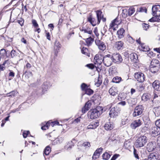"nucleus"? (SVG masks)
Instances as JSON below:
<instances>
[{
    "label": "nucleus",
    "instance_id": "72a5a7b5",
    "mask_svg": "<svg viewBox=\"0 0 160 160\" xmlns=\"http://www.w3.org/2000/svg\"><path fill=\"white\" fill-rule=\"evenodd\" d=\"M122 80V78L116 76L113 78L112 82L115 83H119Z\"/></svg>",
    "mask_w": 160,
    "mask_h": 160
},
{
    "label": "nucleus",
    "instance_id": "39448f33",
    "mask_svg": "<svg viewBox=\"0 0 160 160\" xmlns=\"http://www.w3.org/2000/svg\"><path fill=\"white\" fill-rule=\"evenodd\" d=\"M143 110V107L142 105H139L136 106L134 109L132 113L133 117H137L141 115L142 113Z\"/></svg>",
    "mask_w": 160,
    "mask_h": 160
},
{
    "label": "nucleus",
    "instance_id": "7ed1b4c3",
    "mask_svg": "<svg viewBox=\"0 0 160 160\" xmlns=\"http://www.w3.org/2000/svg\"><path fill=\"white\" fill-rule=\"evenodd\" d=\"M80 29L82 34L84 37L87 38L88 37L93 36L92 29L89 27H83L82 28H80Z\"/></svg>",
    "mask_w": 160,
    "mask_h": 160
},
{
    "label": "nucleus",
    "instance_id": "c85d7f7f",
    "mask_svg": "<svg viewBox=\"0 0 160 160\" xmlns=\"http://www.w3.org/2000/svg\"><path fill=\"white\" fill-rule=\"evenodd\" d=\"M140 48L141 50L144 52L148 51L149 48L148 47L145 45L144 43H142L140 45Z\"/></svg>",
    "mask_w": 160,
    "mask_h": 160
},
{
    "label": "nucleus",
    "instance_id": "4d7b16f0",
    "mask_svg": "<svg viewBox=\"0 0 160 160\" xmlns=\"http://www.w3.org/2000/svg\"><path fill=\"white\" fill-rule=\"evenodd\" d=\"M29 133V132L28 131H24L23 132V136L24 138H26L27 135Z\"/></svg>",
    "mask_w": 160,
    "mask_h": 160
},
{
    "label": "nucleus",
    "instance_id": "de8ad7c7",
    "mask_svg": "<svg viewBox=\"0 0 160 160\" xmlns=\"http://www.w3.org/2000/svg\"><path fill=\"white\" fill-rule=\"evenodd\" d=\"M137 12H145V13H146L147 12V9L144 7H141L138 9Z\"/></svg>",
    "mask_w": 160,
    "mask_h": 160
},
{
    "label": "nucleus",
    "instance_id": "9b49d317",
    "mask_svg": "<svg viewBox=\"0 0 160 160\" xmlns=\"http://www.w3.org/2000/svg\"><path fill=\"white\" fill-rule=\"evenodd\" d=\"M120 22L118 20L117 18H116L110 24L109 26L110 29H112L113 31L116 30V28H118V25L120 24Z\"/></svg>",
    "mask_w": 160,
    "mask_h": 160
},
{
    "label": "nucleus",
    "instance_id": "4be33fe9",
    "mask_svg": "<svg viewBox=\"0 0 160 160\" xmlns=\"http://www.w3.org/2000/svg\"><path fill=\"white\" fill-rule=\"evenodd\" d=\"M118 91L116 88L115 87H111L109 90V92L112 96H115L118 94Z\"/></svg>",
    "mask_w": 160,
    "mask_h": 160
},
{
    "label": "nucleus",
    "instance_id": "ea45409f",
    "mask_svg": "<svg viewBox=\"0 0 160 160\" xmlns=\"http://www.w3.org/2000/svg\"><path fill=\"white\" fill-rule=\"evenodd\" d=\"M24 74L26 78H28L31 77L33 76V74L32 72L30 71H26L24 72Z\"/></svg>",
    "mask_w": 160,
    "mask_h": 160
},
{
    "label": "nucleus",
    "instance_id": "7c9ffc66",
    "mask_svg": "<svg viewBox=\"0 0 160 160\" xmlns=\"http://www.w3.org/2000/svg\"><path fill=\"white\" fill-rule=\"evenodd\" d=\"M78 145H82L81 146H84L86 148L89 147L90 146V143L88 142H83L82 141L79 142L78 143Z\"/></svg>",
    "mask_w": 160,
    "mask_h": 160
},
{
    "label": "nucleus",
    "instance_id": "20e7f679",
    "mask_svg": "<svg viewBox=\"0 0 160 160\" xmlns=\"http://www.w3.org/2000/svg\"><path fill=\"white\" fill-rule=\"evenodd\" d=\"M147 142L146 136H141L136 140L135 144L137 147H141L144 146Z\"/></svg>",
    "mask_w": 160,
    "mask_h": 160
},
{
    "label": "nucleus",
    "instance_id": "6ab92c4d",
    "mask_svg": "<svg viewBox=\"0 0 160 160\" xmlns=\"http://www.w3.org/2000/svg\"><path fill=\"white\" fill-rule=\"evenodd\" d=\"M130 58L133 63L137 62L138 61V56L137 54L135 53H132L129 55Z\"/></svg>",
    "mask_w": 160,
    "mask_h": 160
},
{
    "label": "nucleus",
    "instance_id": "bf43d9fd",
    "mask_svg": "<svg viewBox=\"0 0 160 160\" xmlns=\"http://www.w3.org/2000/svg\"><path fill=\"white\" fill-rule=\"evenodd\" d=\"M32 23L35 27H38V24L36 20H32Z\"/></svg>",
    "mask_w": 160,
    "mask_h": 160
},
{
    "label": "nucleus",
    "instance_id": "2f4dec72",
    "mask_svg": "<svg viewBox=\"0 0 160 160\" xmlns=\"http://www.w3.org/2000/svg\"><path fill=\"white\" fill-rule=\"evenodd\" d=\"M147 160H160V159H157V157L155 153H151L148 156V158H146Z\"/></svg>",
    "mask_w": 160,
    "mask_h": 160
},
{
    "label": "nucleus",
    "instance_id": "774afa93",
    "mask_svg": "<svg viewBox=\"0 0 160 160\" xmlns=\"http://www.w3.org/2000/svg\"><path fill=\"white\" fill-rule=\"evenodd\" d=\"M119 156V154H115L111 159V160H115Z\"/></svg>",
    "mask_w": 160,
    "mask_h": 160
},
{
    "label": "nucleus",
    "instance_id": "e433bc0d",
    "mask_svg": "<svg viewBox=\"0 0 160 160\" xmlns=\"http://www.w3.org/2000/svg\"><path fill=\"white\" fill-rule=\"evenodd\" d=\"M54 48L57 51L59 50V48L61 47V45L60 43V42L58 40H56L54 43Z\"/></svg>",
    "mask_w": 160,
    "mask_h": 160
},
{
    "label": "nucleus",
    "instance_id": "052dcab7",
    "mask_svg": "<svg viewBox=\"0 0 160 160\" xmlns=\"http://www.w3.org/2000/svg\"><path fill=\"white\" fill-rule=\"evenodd\" d=\"M155 125L160 128V119L157 120L155 122Z\"/></svg>",
    "mask_w": 160,
    "mask_h": 160
},
{
    "label": "nucleus",
    "instance_id": "f03ea898",
    "mask_svg": "<svg viewBox=\"0 0 160 160\" xmlns=\"http://www.w3.org/2000/svg\"><path fill=\"white\" fill-rule=\"evenodd\" d=\"M97 18V20L93 18L89 17L88 18V20L90 22L92 26H95L97 24H99L101 19V14L102 12L100 10H98L96 11Z\"/></svg>",
    "mask_w": 160,
    "mask_h": 160
},
{
    "label": "nucleus",
    "instance_id": "9d476101",
    "mask_svg": "<svg viewBox=\"0 0 160 160\" xmlns=\"http://www.w3.org/2000/svg\"><path fill=\"white\" fill-rule=\"evenodd\" d=\"M103 57L101 55L96 54L94 58V64L96 65H97V67H98L103 62Z\"/></svg>",
    "mask_w": 160,
    "mask_h": 160
},
{
    "label": "nucleus",
    "instance_id": "680f3d73",
    "mask_svg": "<svg viewBox=\"0 0 160 160\" xmlns=\"http://www.w3.org/2000/svg\"><path fill=\"white\" fill-rule=\"evenodd\" d=\"M133 154H134L135 157L136 158H137V159L139 158V157L138 155V154L137 153L136 150L134 148V149Z\"/></svg>",
    "mask_w": 160,
    "mask_h": 160
},
{
    "label": "nucleus",
    "instance_id": "5701e85b",
    "mask_svg": "<svg viewBox=\"0 0 160 160\" xmlns=\"http://www.w3.org/2000/svg\"><path fill=\"white\" fill-rule=\"evenodd\" d=\"M157 66H160L158 60L156 59H152L151 62L150 67H155Z\"/></svg>",
    "mask_w": 160,
    "mask_h": 160
},
{
    "label": "nucleus",
    "instance_id": "bb28decb",
    "mask_svg": "<svg viewBox=\"0 0 160 160\" xmlns=\"http://www.w3.org/2000/svg\"><path fill=\"white\" fill-rule=\"evenodd\" d=\"M153 110L156 117H158L160 116V106L155 107Z\"/></svg>",
    "mask_w": 160,
    "mask_h": 160
},
{
    "label": "nucleus",
    "instance_id": "412c9836",
    "mask_svg": "<svg viewBox=\"0 0 160 160\" xmlns=\"http://www.w3.org/2000/svg\"><path fill=\"white\" fill-rule=\"evenodd\" d=\"M124 43L121 41L117 42L115 44V47L118 50L122 49Z\"/></svg>",
    "mask_w": 160,
    "mask_h": 160
},
{
    "label": "nucleus",
    "instance_id": "13d9d810",
    "mask_svg": "<svg viewBox=\"0 0 160 160\" xmlns=\"http://www.w3.org/2000/svg\"><path fill=\"white\" fill-rule=\"evenodd\" d=\"M86 66L88 68L92 69L94 68V66L92 64H87Z\"/></svg>",
    "mask_w": 160,
    "mask_h": 160
},
{
    "label": "nucleus",
    "instance_id": "37998d69",
    "mask_svg": "<svg viewBox=\"0 0 160 160\" xmlns=\"http://www.w3.org/2000/svg\"><path fill=\"white\" fill-rule=\"evenodd\" d=\"M110 154L106 152L102 155V158L104 159L107 160L110 158Z\"/></svg>",
    "mask_w": 160,
    "mask_h": 160
},
{
    "label": "nucleus",
    "instance_id": "603ef678",
    "mask_svg": "<svg viewBox=\"0 0 160 160\" xmlns=\"http://www.w3.org/2000/svg\"><path fill=\"white\" fill-rule=\"evenodd\" d=\"M142 26L143 29L145 30H147L149 27L148 24L145 23H143L142 24Z\"/></svg>",
    "mask_w": 160,
    "mask_h": 160
},
{
    "label": "nucleus",
    "instance_id": "dca6fc26",
    "mask_svg": "<svg viewBox=\"0 0 160 160\" xmlns=\"http://www.w3.org/2000/svg\"><path fill=\"white\" fill-rule=\"evenodd\" d=\"M59 122L57 121L51 122L50 121L48 122L46 124L43 126H42L41 129L42 130H45L48 129L50 125H51L52 127H53L55 125H58Z\"/></svg>",
    "mask_w": 160,
    "mask_h": 160
},
{
    "label": "nucleus",
    "instance_id": "5fc2aeb1",
    "mask_svg": "<svg viewBox=\"0 0 160 160\" xmlns=\"http://www.w3.org/2000/svg\"><path fill=\"white\" fill-rule=\"evenodd\" d=\"M157 143L159 150H160V135L157 138Z\"/></svg>",
    "mask_w": 160,
    "mask_h": 160
},
{
    "label": "nucleus",
    "instance_id": "b1692460",
    "mask_svg": "<svg viewBox=\"0 0 160 160\" xmlns=\"http://www.w3.org/2000/svg\"><path fill=\"white\" fill-rule=\"evenodd\" d=\"M155 148L154 144L152 142H149L147 145V149L149 152L153 151Z\"/></svg>",
    "mask_w": 160,
    "mask_h": 160
},
{
    "label": "nucleus",
    "instance_id": "a878e982",
    "mask_svg": "<svg viewBox=\"0 0 160 160\" xmlns=\"http://www.w3.org/2000/svg\"><path fill=\"white\" fill-rule=\"evenodd\" d=\"M50 86V83L49 82H44L42 85V90L43 92L47 91L48 87Z\"/></svg>",
    "mask_w": 160,
    "mask_h": 160
},
{
    "label": "nucleus",
    "instance_id": "4c0bfd02",
    "mask_svg": "<svg viewBox=\"0 0 160 160\" xmlns=\"http://www.w3.org/2000/svg\"><path fill=\"white\" fill-rule=\"evenodd\" d=\"M128 104L131 106L135 104V102L134 101V99L133 98H130L127 100Z\"/></svg>",
    "mask_w": 160,
    "mask_h": 160
},
{
    "label": "nucleus",
    "instance_id": "393cba45",
    "mask_svg": "<svg viewBox=\"0 0 160 160\" xmlns=\"http://www.w3.org/2000/svg\"><path fill=\"white\" fill-rule=\"evenodd\" d=\"M125 32L123 28L119 29L117 32L118 37L121 39L124 37V33Z\"/></svg>",
    "mask_w": 160,
    "mask_h": 160
},
{
    "label": "nucleus",
    "instance_id": "cd10ccee",
    "mask_svg": "<svg viewBox=\"0 0 160 160\" xmlns=\"http://www.w3.org/2000/svg\"><path fill=\"white\" fill-rule=\"evenodd\" d=\"M105 129L107 130H111L113 128V126L111 122H109L106 123L104 125Z\"/></svg>",
    "mask_w": 160,
    "mask_h": 160
},
{
    "label": "nucleus",
    "instance_id": "3c124183",
    "mask_svg": "<svg viewBox=\"0 0 160 160\" xmlns=\"http://www.w3.org/2000/svg\"><path fill=\"white\" fill-rule=\"evenodd\" d=\"M129 122V120L127 118H125L122 119V123L123 125H125Z\"/></svg>",
    "mask_w": 160,
    "mask_h": 160
},
{
    "label": "nucleus",
    "instance_id": "a18cd8bd",
    "mask_svg": "<svg viewBox=\"0 0 160 160\" xmlns=\"http://www.w3.org/2000/svg\"><path fill=\"white\" fill-rule=\"evenodd\" d=\"M85 91L86 94L89 95L92 94L93 93V91L92 90L88 88Z\"/></svg>",
    "mask_w": 160,
    "mask_h": 160
},
{
    "label": "nucleus",
    "instance_id": "69168bd1",
    "mask_svg": "<svg viewBox=\"0 0 160 160\" xmlns=\"http://www.w3.org/2000/svg\"><path fill=\"white\" fill-rule=\"evenodd\" d=\"M81 118V117H79L75 119L73 121V122L74 123H78L80 121V119Z\"/></svg>",
    "mask_w": 160,
    "mask_h": 160
},
{
    "label": "nucleus",
    "instance_id": "a211bd4d",
    "mask_svg": "<svg viewBox=\"0 0 160 160\" xmlns=\"http://www.w3.org/2000/svg\"><path fill=\"white\" fill-rule=\"evenodd\" d=\"M103 149L102 148H100L97 149L94 152L92 156V158L96 159L99 158L100 153L102 152Z\"/></svg>",
    "mask_w": 160,
    "mask_h": 160
},
{
    "label": "nucleus",
    "instance_id": "f257e3e1",
    "mask_svg": "<svg viewBox=\"0 0 160 160\" xmlns=\"http://www.w3.org/2000/svg\"><path fill=\"white\" fill-rule=\"evenodd\" d=\"M103 109L98 107L95 109L89 111L88 115L91 119H94L98 118L102 112Z\"/></svg>",
    "mask_w": 160,
    "mask_h": 160
},
{
    "label": "nucleus",
    "instance_id": "6e6552de",
    "mask_svg": "<svg viewBox=\"0 0 160 160\" xmlns=\"http://www.w3.org/2000/svg\"><path fill=\"white\" fill-rule=\"evenodd\" d=\"M149 132L154 137L157 136L160 134V128L156 125L152 126L149 129Z\"/></svg>",
    "mask_w": 160,
    "mask_h": 160
},
{
    "label": "nucleus",
    "instance_id": "f704fd0d",
    "mask_svg": "<svg viewBox=\"0 0 160 160\" xmlns=\"http://www.w3.org/2000/svg\"><path fill=\"white\" fill-rule=\"evenodd\" d=\"M160 67L157 66L156 67H150V70L153 73H155L157 72L160 68Z\"/></svg>",
    "mask_w": 160,
    "mask_h": 160
},
{
    "label": "nucleus",
    "instance_id": "e2e57ef3",
    "mask_svg": "<svg viewBox=\"0 0 160 160\" xmlns=\"http://www.w3.org/2000/svg\"><path fill=\"white\" fill-rule=\"evenodd\" d=\"M88 110V109H87L84 106L82 109V113H84L86 112Z\"/></svg>",
    "mask_w": 160,
    "mask_h": 160
},
{
    "label": "nucleus",
    "instance_id": "0eeeda50",
    "mask_svg": "<svg viewBox=\"0 0 160 160\" xmlns=\"http://www.w3.org/2000/svg\"><path fill=\"white\" fill-rule=\"evenodd\" d=\"M112 61L117 64H119L122 61V59L121 55L119 53H114L112 55Z\"/></svg>",
    "mask_w": 160,
    "mask_h": 160
},
{
    "label": "nucleus",
    "instance_id": "c756f323",
    "mask_svg": "<svg viewBox=\"0 0 160 160\" xmlns=\"http://www.w3.org/2000/svg\"><path fill=\"white\" fill-rule=\"evenodd\" d=\"M151 98V95L147 93L144 94L142 96V100L144 102H146L148 100Z\"/></svg>",
    "mask_w": 160,
    "mask_h": 160
},
{
    "label": "nucleus",
    "instance_id": "c03bdc74",
    "mask_svg": "<svg viewBox=\"0 0 160 160\" xmlns=\"http://www.w3.org/2000/svg\"><path fill=\"white\" fill-rule=\"evenodd\" d=\"M7 54L6 50L4 49H2L0 50V56L2 58L4 57Z\"/></svg>",
    "mask_w": 160,
    "mask_h": 160
},
{
    "label": "nucleus",
    "instance_id": "aec40b11",
    "mask_svg": "<svg viewBox=\"0 0 160 160\" xmlns=\"http://www.w3.org/2000/svg\"><path fill=\"white\" fill-rule=\"evenodd\" d=\"M154 88L156 90L160 91V82L158 80H155L152 84Z\"/></svg>",
    "mask_w": 160,
    "mask_h": 160
},
{
    "label": "nucleus",
    "instance_id": "79ce46f5",
    "mask_svg": "<svg viewBox=\"0 0 160 160\" xmlns=\"http://www.w3.org/2000/svg\"><path fill=\"white\" fill-rule=\"evenodd\" d=\"M17 93L16 91H13L7 94V96L8 97H14Z\"/></svg>",
    "mask_w": 160,
    "mask_h": 160
},
{
    "label": "nucleus",
    "instance_id": "338daca9",
    "mask_svg": "<svg viewBox=\"0 0 160 160\" xmlns=\"http://www.w3.org/2000/svg\"><path fill=\"white\" fill-rule=\"evenodd\" d=\"M119 156V154H115L111 159V160H115Z\"/></svg>",
    "mask_w": 160,
    "mask_h": 160
},
{
    "label": "nucleus",
    "instance_id": "58836bf2",
    "mask_svg": "<svg viewBox=\"0 0 160 160\" xmlns=\"http://www.w3.org/2000/svg\"><path fill=\"white\" fill-rule=\"evenodd\" d=\"M128 16H131L135 12V8L132 7H131L128 10Z\"/></svg>",
    "mask_w": 160,
    "mask_h": 160
},
{
    "label": "nucleus",
    "instance_id": "423d86ee",
    "mask_svg": "<svg viewBox=\"0 0 160 160\" xmlns=\"http://www.w3.org/2000/svg\"><path fill=\"white\" fill-rule=\"evenodd\" d=\"M112 55L108 54L103 57V62L105 66L109 67L112 64Z\"/></svg>",
    "mask_w": 160,
    "mask_h": 160
},
{
    "label": "nucleus",
    "instance_id": "6e6d98bb",
    "mask_svg": "<svg viewBox=\"0 0 160 160\" xmlns=\"http://www.w3.org/2000/svg\"><path fill=\"white\" fill-rule=\"evenodd\" d=\"M11 57L12 58H13L16 55V53L15 50H12L11 52Z\"/></svg>",
    "mask_w": 160,
    "mask_h": 160
},
{
    "label": "nucleus",
    "instance_id": "473e14b6",
    "mask_svg": "<svg viewBox=\"0 0 160 160\" xmlns=\"http://www.w3.org/2000/svg\"><path fill=\"white\" fill-rule=\"evenodd\" d=\"M86 39V42L87 45L88 46H89L91 45L93 41V39L92 38V36L88 37Z\"/></svg>",
    "mask_w": 160,
    "mask_h": 160
},
{
    "label": "nucleus",
    "instance_id": "f8f14e48",
    "mask_svg": "<svg viewBox=\"0 0 160 160\" xmlns=\"http://www.w3.org/2000/svg\"><path fill=\"white\" fill-rule=\"evenodd\" d=\"M134 77L139 82H142L145 80V76L143 73L138 72L135 73Z\"/></svg>",
    "mask_w": 160,
    "mask_h": 160
},
{
    "label": "nucleus",
    "instance_id": "864d4df0",
    "mask_svg": "<svg viewBox=\"0 0 160 160\" xmlns=\"http://www.w3.org/2000/svg\"><path fill=\"white\" fill-rule=\"evenodd\" d=\"M137 89L139 91H142L144 89V87L142 84H140L138 87Z\"/></svg>",
    "mask_w": 160,
    "mask_h": 160
},
{
    "label": "nucleus",
    "instance_id": "c9c22d12",
    "mask_svg": "<svg viewBox=\"0 0 160 160\" xmlns=\"http://www.w3.org/2000/svg\"><path fill=\"white\" fill-rule=\"evenodd\" d=\"M82 53L88 57H89L90 53L88 49L85 47H83L81 50Z\"/></svg>",
    "mask_w": 160,
    "mask_h": 160
},
{
    "label": "nucleus",
    "instance_id": "a19ab883",
    "mask_svg": "<svg viewBox=\"0 0 160 160\" xmlns=\"http://www.w3.org/2000/svg\"><path fill=\"white\" fill-rule=\"evenodd\" d=\"M51 152V149L49 146H47L44 150V154L46 155H48Z\"/></svg>",
    "mask_w": 160,
    "mask_h": 160
},
{
    "label": "nucleus",
    "instance_id": "8fccbe9b",
    "mask_svg": "<svg viewBox=\"0 0 160 160\" xmlns=\"http://www.w3.org/2000/svg\"><path fill=\"white\" fill-rule=\"evenodd\" d=\"M92 105L91 101H88L85 105V106L88 110Z\"/></svg>",
    "mask_w": 160,
    "mask_h": 160
},
{
    "label": "nucleus",
    "instance_id": "49530a36",
    "mask_svg": "<svg viewBox=\"0 0 160 160\" xmlns=\"http://www.w3.org/2000/svg\"><path fill=\"white\" fill-rule=\"evenodd\" d=\"M122 17L125 18L128 16V11L127 9H123L122 11Z\"/></svg>",
    "mask_w": 160,
    "mask_h": 160
},
{
    "label": "nucleus",
    "instance_id": "1a4fd4ad",
    "mask_svg": "<svg viewBox=\"0 0 160 160\" xmlns=\"http://www.w3.org/2000/svg\"><path fill=\"white\" fill-rule=\"evenodd\" d=\"M152 14L155 17L160 16V5H158L153 6L152 8Z\"/></svg>",
    "mask_w": 160,
    "mask_h": 160
},
{
    "label": "nucleus",
    "instance_id": "f3484780",
    "mask_svg": "<svg viewBox=\"0 0 160 160\" xmlns=\"http://www.w3.org/2000/svg\"><path fill=\"white\" fill-rule=\"evenodd\" d=\"M99 125V122L97 121H93L87 127V129H94Z\"/></svg>",
    "mask_w": 160,
    "mask_h": 160
},
{
    "label": "nucleus",
    "instance_id": "0e129e2a",
    "mask_svg": "<svg viewBox=\"0 0 160 160\" xmlns=\"http://www.w3.org/2000/svg\"><path fill=\"white\" fill-rule=\"evenodd\" d=\"M31 67V65L28 62L26 66L24 67V68H27L28 69H29Z\"/></svg>",
    "mask_w": 160,
    "mask_h": 160
},
{
    "label": "nucleus",
    "instance_id": "ddd939ff",
    "mask_svg": "<svg viewBox=\"0 0 160 160\" xmlns=\"http://www.w3.org/2000/svg\"><path fill=\"white\" fill-rule=\"evenodd\" d=\"M119 113V110L117 107L112 108L109 112V116L111 118H114L118 115Z\"/></svg>",
    "mask_w": 160,
    "mask_h": 160
},
{
    "label": "nucleus",
    "instance_id": "09e8293b",
    "mask_svg": "<svg viewBox=\"0 0 160 160\" xmlns=\"http://www.w3.org/2000/svg\"><path fill=\"white\" fill-rule=\"evenodd\" d=\"M81 88L82 90L85 91L88 88V87L85 83H83L81 85Z\"/></svg>",
    "mask_w": 160,
    "mask_h": 160
},
{
    "label": "nucleus",
    "instance_id": "2eb2a0df",
    "mask_svg": "<svg viewBox=\"0 0 160 160\" xmlns=\"http://www.w3.org/2000/svg\"><path fill=\"white\" fill-rule=\"evenodd\" d=\"M95 43L98 48L100 50L104 51L106 49V46L105 43L97 39L95 40Z\"/></svg>",
    "mask_w": 160,
    "mask_h": 160
},
{
    "label": "nucleus",
    "instance_id": "4468645a",
    "mask_svg": "<svg viewBox=\"0 0 160 160\" xmlns=\"http://www.w3.org/2000/svg\"><path fill=\"white\" fill-rule=\"evenodd\" d=\"M142 123V121L140 119L134 121L130 125L131 127L133 129H135L137 127L140 126Z\"/></svg>",
    "mask_w": 160,
    "mask_h": 160
}]
</instances>
